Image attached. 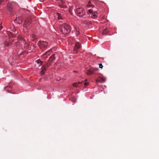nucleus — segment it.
Segmentation results:
<instances>
[{
	"label": "nucleus",
	"instance_id": "f257e3e1",
	"mask_svg": "<svg viewBox=\"0 0 159 159\" xmlns=\"http://www.w3.org/2000/svg\"><path fill=\"white\" fill-rule=\"evenodd\" d=\"M61 31L64 34L69 33L70 31V26L66 23L63 24L61 26Z\"/></svg>",
	"mask_w": 159,
	"mask_h": 159
},
{
	"label": "nucleus",
	"instance_id": "a878e982",
	"mask_svg": "<svg viewBox=\"0 0 159 159\" xmlns=\"http://www.w3.org/2000/svg\"><path fill=\"white\" fill-rule=\"evenodd\" d=\"M4 0H0V5L4 4Z\"/></svg>",
	"mask_w": 159,
	"mask_h": 159
},
{
	"label": "nucleus",
	"instance_id": "7ed1b4c3",
	"mask_svg": "<svg viewBox=\"0 0 159 159\" xmlns=\"http://www.w3.org/2000/svg\"><path fill=\"white\" fill-rule=\"evenodd\" d=\"M76 13L77 15L80 17L85 18L86 17L85 12L84 10L82 8H77Z\"/></svg>",
	"mask_w": 159,
	"mask_h": 159
},
{
	"label": "nucleus",
	"instance_id": "f03ea898",
	"mask_svg": "<svg viewBox=\"0 0 159 159\" xmlns=\"http://www.w3.org/2000/svg\"><path fill=\"white\" fill-rule=\"evenodd\" d=\"M38 45L40 49L42 51L44 50L48 46V43L45 41H39L38 43Z\"/></svg>",
	"mask_w": 159,
	"mask_h": 159
},
{
	"label": "nucleus",
	"instance_id": "ea45409f",
	"mask_svg": "<svg viewBox=\"0 0 159 159\" xmlns=\"http://www.w3.org/2000/svg\"><path fill=\"white\" fill-rule=\"evenodd\" d=\"M41 80V79H40L39 80V81H40V80Z\"/></svg>",
	"mask_w": 159,
	"mask_h": 159
},
{
	"label": "nucleus",
	"instance_id": "4468645a",
	"mask_svg": "<svg viewBox=\"0 0 159 159\" xmlns=\"http://www.w3.org/2000/svg\"><path fill=\"white\" fill-rule=\"evenodd\" d=\"M7 34H8V36L10 37H12L14 38L16 37V33H15V35H14L12 33L10 32H7Z\"/></svg>",
	"mask_w": 159,
	"mask_h": 159
},
{
	"label": "nucleus",
	"instance_id": "a211bd4d",
	"mask_svg": "<svg viewBox=\"0 0 159 159\" xmlns=\"http://www.w3.org/2000/svg\"><path fill=\"white\" fill-rule=\"evenodd\" d=\"M96 13L95 12H93L92 14L91 15V17L93 18H95L97 17Z\"/></svg>",
	"mask_w": 159,
	"mask_h": 159
},
{
	"label": "nucleus",
	"instance_id": "412c9836",
	"mask_svg": "<svg viewBox=\"0 0 159 159\" xmlns=\"http://www.w3.org/2000/svg\"><path fill=\"white\" fill-rule=\"evenodd\" d=\"M109 30L107 29H106L103 30L102 32V34L104 35L106 34L108 32Z\"/></svg>",
	"mask_w": 159,
	"mask_h": 159
},
{
	"label": "nucleus",
	"instance_id": "ddd939ff",
	"mask_svg": "<svg viewBox=\"0 0 159 159\" xmlns=\"http://www.w3.org/2000/svg\"><path fill=\"white\" fill-rule=\"evenodd\" d=\"M10 40L9 39H7L5 40L4 42V45L7 46H9L11 44V42H9Z\"/></svg>",
	"mask_w": 159,
	"mask_h": 159
},
{
	"label": "nucleus",
	"instance_id": "f8f14e48",
	"mask_svg": "<svg viewBox=\"0 0 159 159\" xmlns=\"http://www.w3.org/2000/svg\"><path fill=\"white\" fill-rule=\"evenodd\" d=\"M105 79L101 77H99L98 79L96 80V82L97 83H98V82L103 83L105 82Z\"/></svg>",
	"mask_w": 159,
	"mask_h": 159
},
{
	"label": "nucleus",
	"instance_id": "e433bc0d",
	"mask_svg": "<svg viewBox=\"0 0 159 159\" xmlns=\"http://www.w3.org/2000/svg\"><path fill=\"white\" fill-rule=\"evenodd\" d=\"M9 87V86H7V87H5L4 88H5H5H7V87Z\"/></svg>",
	"mask_w": 159,
	"mask_h": 159
},
{
	"label": "nucleus",
	"instance_id": "6e6552de",
	"mask_svg": "<svg viewBox=\"0 0 159 159\" xmlns=\"http://www.w3.org/2000/svg\"><path fill=\"white\" fill-rule=\"evenodd\" d=\"M18 39L19 42H20V44L21 43L24 44L26 42L25 40L22 38L21 35H19L18 36Z\"/></svg>",
	"mask_w": 159,
	"mask_h": 159
},
{
	"label": "nucleus",
	"instance_id": "dca6fc26",
	"mask_svg": "<svg viewBox=\"0 0 159 159\" xmlns=\"http://www.w3.org/2000/svg\"><path fill=\"white\" fill-rule=\"evenodd\" d=\"M24 48L25 49H27L29 45V44L28 43L25 42L24 44Z\"/></svg>",
	"mask_w": 159,
	"mask_h": 159
},
{
	"label": "nucleus",
	"instance_id": "f3484780",
	"mask_svg": "<svg viewBox=\"0 0 159 159\" xmlns=\"http://www.w3.org/2000/svg\"><path fill=\"white\" fill-rule=\"evenodd\" d=\"M55 54H53V55H52L50 58H49V61H51V62H52L53 60L55 59Z\"/></svg>",
	"mask_w": 159,
	"mask_h": 159
},
{
	"label": "nucleus",
	"instance_id": "7c9ffc66",
	"mask_svg": "<svg viewBox=\"0 0 159 159\" xmlns=\"http://www.w3.org/2000/svg\"><path fill=\"white\" fill-rule=\"evenodd\" d=\"M12 31L15 33V32L16 31V29L14 28H13V30H12Z\"/></svg>",
	"mask_w": 159,
	"mask_h": 159
},
{
	"label": "nucleus",
	"instance_id": "cd10ccee",
	"mask_svg": "<svg viewBox=\"0 0 159 159\" xmlns=\"http://www.w3.org/2000/svg\"><path fill=\"white\" fill-rule=\"evenodd\" d=\"M73 86L76 87H78V85H77V83H75L73 84Z\"/></svg>",
	"mask_w": 159,
	"mask_h": 159
},
{
	"label": "nucleus",
	"instance_id": "f704fd0d",
	"mask_svg": "<svg viewBox=\"0 0 159 159\" xmlns=\"http://www.w3.org/2000/svg\"><path fill=\"white\" fill-rule=\"evenodd\" d=\"M81 82H78V84H81Z\"/></svg>",
	"mask_w": 159,
	"mask_h": 159
},
{
	"label": "nucleus",
	"instance_id": "b1692460",
	"mask_svg": "<svg viewBox=\"0 0 159 159\" xmlns=\"http://www.w3.org/2000/svg\"><path fill=\"white\" fill-rule=\"evenodd\" d=\"M27 53V52L26 51H24L22 52L20 54V55H21L22 54H23L24 55H26Z\"/></svg>",
	"mask_w": 159,
	"mask_h": 159
},
{
	"label": "nucleus",
	"instance_id": "58836bf2",
	"mask_svg": "<svg viewBox=\"0 0 159 159\" xmlns=\"http://www.w3.org/2000/svg\"><path fill=\"white\" fill-rule=\"evenodd\" d=\"M38 61V63H39V62H40H40H41V61H40H40Z\"/></svg>",
	"mask_w": 159,
	"mask_h": 159
},
{
	"label": "nucleus",
	"instance_id": "20e7f679",
	"mask_svg": "<svg viewBox=\"0 0 159 159\" xmlns=\"http://www.w3.org/2000/svg\"><path fill=\"white\" fill-rule=\"evenodd\" d=\"M98 68H91L90 70H88L86 73L87 75H90L93 73L95 72L98 71Z\"/></svg>",
	"mask_w": 159,
	"mask_h": 159
},
{
	"label": "nucleus",
	"instance_id": "473e14b6",
	"mask_svg": "<svg viewBox=\"0 0 159 159\" xmlns=\"http://www.w3.org/2000/svg\"><path fill=\"white\" fill-rule=\"evenodd\" d=\"M32 47H33L32 49H35V47L34 46V45H32Z\"/></svg>",
	"mask_w": 159,
	"mask_h": 159
},
{
	"label": "nucleus",
	"instance_id": "2f4dec72",
	"mask_svg": "<svg viewBox=\"0 0 159 159\" xmlns=\"http://www.w3.org/2000/svg\"><path fill=\"white\" fill-rule=\"evenodd\" d=\"M88 84H89L88 83H84V85L85 86H86V85H87Z\"/></svg>",
	"mask_w": 159,
	"mask_h": 159
},
{
	"label": "nucleus",
	"instance_id": "9b49d317",
	"mask_svg": "<svg viewBox=\"0 0 159 159\" xmlns=\"http://www.w3.org/2000/svg\"><path fill=\"white\" fill-rule=\"evenodd\" d=\"M52 52V50L51 49H49L48 51L46 52L44 54H43V58H46L47 57V55H49L50 53Z\"/></svg>",
	"mask_w": 159,
	"mask_h": 159
},
{
	"label": "nucleus",
	"instance_id": "c9c22d12",
	"mask_svg": "<svg viewBox=\"0 0 159 159\" xmlns=\"http://www.w3.org/2000/svg\"><path fill=\"white\" fill-rule=\"evenodd\" d=\"M73 72H77V71H73Z\"/></svg>",
	"mask_w": 159,
	"mask_h": 159
},
{
	"label": "nucleus",
	"instance_id": "5701e85b",
	"mask_svg": "<svg viewBox=\"0 0 159 159\" xmlns=\"http://www.w3.org/2000/svg\"><path fill=\"white\" fill-rule=\"evenodd\" d=\"M57 14H58V18L59 19L62 20L63 19L62 17L59 13H57Z\"/></svg>",
	"mask_w": 159,
	"mask_h": 159
},
{
	"label": "nucleus",
	"instance_id": "0eeeda50",
	"mask_svg": "<svg viewBox=\"0 0 159 159\" xmlns=\"http://www.w3.org/2000/svg\"><path fill=\"white\" fill-rule=\"evenodd\" d=\"M31 21L30 19L27 20L23 25V27L25 28H27V27L29 26L31 23Z\"/></svg>",
	"mask_w": 159,
	"mask_h": 159
},
{
	"label": "nucleus",
	"instance_id": "bb28decb",
	"mask_svg": "<svg viewBox=\"0 0 159 159\" xmlns=\"http://www.w3.org/2000/svg\"><path fill=\"white\" fill-rule=\"evenodd\" d=\"M32 37L33 38V40L35 39V35L34 34H33L32 35Z\"/></svg>",
	"mask_w": 159,
	"mask_h": 159
},
{
	"label": "nucleus",
	"instance_id": "c85d7f7f",
	"mask_svg": "<svg viewBox=\"0 0 159 159\" xmlns=\"http://www.w3.org/2000/svg\"><path fill=\"white\" fill-rule=\"evenodd\" d=\"M2 22L0 21V30H1L3 28L2 26Z\"/></svg>",
	"mask_w": 159,
	"mask_h": 159
},
{
	"label": "nucleus",
	"instance_id": "39448f33",
	"mask_svg": "<svg viewBox=\"0 0 159 159\" xmlns=\"http://www.w3.org/2000/svg\"><path fill=\"white\" fill-rule=\"evenodd\" d=\"M81 44L80 43L77 42L75 44L74 49V51L75 53L78 52V50L81 48Z\"/></svg>",
	"mask_w": 159,
	"mask_h": 159
},
{
	"label": "nucleus",
	"instance_id": "c756f323",
	"mask_svg": "<svg viewBox=\"0 0 159 159\" xmlns=\"http://www.w3.org/2000/svg\"><path fill=\"white\" fill-rule=\"evenodd\" d=\"M99 67L100 68L102 69L103 68V66L102 64H99Z\"/></svg>",
	"mask_w": 159,
	"mask_h": 159
},
{
	"label": "nucleus",
	"instance_id": "6ab92c4d",
	"mask_svg": "<svg viewBox=\"0 0 159 159\" xmlns=\"http://www.w3.org/2000/svg\"><path fill=\"white\" fill-rule=\"evenodd\" d=\"M51 62H51V61H49V60H48V61L47 62L46 64H45L44 65L46 66L47 67H49V66L50 65H51Z\"/></svg>",
	"mask_w": 159,
	"mask_h": 159
},
{
	"label": "nucleus",
	"instance_id": "4be33fe9",
	"mask_svg": "<svg viewBox=\"0 0 159 159\" xmlns=\"http://www.w3.org/2000/svg\"><path fill=\"white\" fill-rule=\"evenodd\" d=\"M91 1H89L88 4H87V7H94V6L93 5H92L91 4Z\"/></svg>",
	"mask_w": 159,
	"mask_h": 159
},
{
	"label": "nucleus",
	"instance_id": "1a4fd4ad",
	"mask_svg": "<svg viewBox=\"0 0 159 159\" xmlns=\"http://www.w3.org/2000/svg\"><path fill=\"white\" fill-rule=\"evenodd\" d=\"M46 67H47L44 65L42 67V70L40 72V75H43L44 74L47 70Z\"/></svg>",
	"mask_w": 159,
	"mask_h": 159
},
{
	"label": "nucleus",
	"instance_id": "393cba45",
	"mask_svg": "<svg viewBox=\"0 0 159 159\" xmlns=\"http://www.w3.org/2000/svg\"><path fill=\"white\" fill-rule=\"evenodd\" d=\"M93 10L92 9H90L88 10V13L92 14L93 13Z\"/></svg>",
	"mask_w": 159,
	"mask_h": 159
},
{
	"label": "nucleus",
	"instance_id": "2eb2a0df",
	"mask_svg": "<svg viewBox=\"0 0 159 159\" xmlns=\"http://www.w3.org/2000/svg\"><path fill=\"white\" fill-rule=\"evenodd\" d=\"M20 45V42H19V41H17L15 43L14 46L16 47L18 49L19 48V46Z\"/></svg>",
	"mask_w": 159,
	"mask_h": 159
},
{
	"label": "nucleus",
	"instance_id": "aec40b11",
	"mask_svg": "<svg viewBox=\"0 0 159 159\" xmlns=\"http://www.w3.org/2000/svg\"><path fill=\"white\" fill-rule=\"evenodd\" d=\"M8 10L10 12H12V5H9L8 6Z\"/></svg>",
	"mask_w": 159,
	"mask_h": 159
},
{
	"label": "nucleus",
	"instance_id": "423d86ee",
	"mask_svg": "<svg viewBox=\"0 0 159 159\" xmlns=\"http://www.w3.org/2000/svg\"><path fill=\"white\" fill-rule=\"evenodd\" d=\"M22 19L21 16H18L16 17L15 20H14L15 23L20 24L22 23Z\"/></svg>",
	"mask_w": 159,
	"mask_h": 159
},
{
	"label": "nucleus",
	"instance_id": "72a5a7b5",
	"mask_svg": "<svg viewBox=\"0 0 159 159\" xmlns=\"http://www.w3.org/2000/svg\"><path fill=\"white\" fill-rule=\"evenodd\" d=\"M42 62L41 61V63L39 65V66H40L41 65H42Z\"/></svg>",
	"mask_w": 159,
	"mask_h": 159
},
{
	"label": "nucleus",
	"instance_id": "9d476101",
	"mask_svg": "<svg viewBox=\"0 0 159 159\" xmlns=\"http://www.w3.org/2000/svg\"><path fill=\"white\" fill-rule=\"evenodd\" d=\"M58 3L59 6L63 8L65 6V2L63 0H58Z\"/></svg>",
	"mask_w": 159,
	"mask_h": 159
},
{
	"label": "nucleus",
	"instance_id": "4c0bfd02",
	"mask_svg": "<svg viewBox=\"0 0 159 159\" xmlns=\"http://www.w3.org/2000/svg\"><path fill=\"white\" fill-rule=\"evenodd\" d=\"M41 1V2H43V1L44 0H40Z\"/></svg>",
	"mask_w": 159,
	"mask_h": 159
}]
</instances>
